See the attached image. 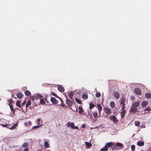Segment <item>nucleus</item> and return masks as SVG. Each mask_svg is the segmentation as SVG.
<instances>
[{"label": "nucleus", "mask_w": 151, "mask_h": 151, "mask_svg": "<svg viewBox=\"0 0 151 151\" xmlns=\"http://www.w3.org/2000/svg\"><path fill=\"white\" fill-rule=\"evenodd\" d=\"M123 147L122 148H124V146L122 143L118 142L116 143V145L114 146L112 148V149L114 150H117L119 148L117 147Z\"/></svg>", "instance_id": "obj_1"}, {"label": "nucleus", "mask_w": 151, "mask_h": 151, "mask_svg": "<svg viewBox=\"0 0 151 151\" xmlns=\"http://www.w3.org/2000/svg\"><path fill=\"white\" fill-rule=\"evenodd\" d=\"M17 125L18 124L16 123L13 126L11 127V124H7L6 127L11 129H14L17 126Z\"/></svg>", "instance_id": "obj_2"}, {"label": "nucleus", "mask_w": 151, "mask_h": 151, "mask_svg": "<svg viewBox=\"0 0 151 151\" xmlns=\"http://www.w3.org/2000/svg\"><path fill=\"white\" fill-rule=\"evenodd\" d=\"M134 91L135 93L137 95H140L141 94V91L139 88H135L134 90Z\"/></svg>", "instance_id": "obj_3"}, {"label": "nucleus", "mask_w": 151, "mask_h": 151, "mask_svg": "<svg viewBox=\"0 0 151 151\" xmlns=\"http://www.w3.org/2000/svg\"><path fill=\"white\" fill-rule=\"evenodd\" d=\"M140 104V102L139 101H136L134 102L132 104V107L136 108L139 106Z\"/></svg>", "instance_id": "obj_4"}, {"label": "nucleus", "mask_w": 151, "mask_h": 151, "mask_svg": "<svg viewBox=\"0 0 151 151\" xmlns=\"http://www.w3.org/2000/svg\"><path fill=\"white\" fill-rule=\"evenodd\" d=\"M104 112L107 115L111 113L110 109L108 108L105 107L104 108Z\"/></svg>", "instance_id": "obj_5"}, {"label": "nucleus", "mask_w": 151, "mask_h": 151, "mask_svg": "<svg viewBox=\"0 0 151 151\" xmlns=\"http://www.w3.org/2000/svg\"><path fill=\"white\" fill-rule=\"evenodd\" d=\"M125 100L123 98L122 99L120 102V104L122 105L121 110H124L125 107V104L124 103Z\"/></svg>", "instance_id": "obj_6"}, {"label": "nucleus", "mask_w": 151, "mask_h": 151, "mask_svg": "<svg viewBox=\"0 0 151 151\" xmlns=\"http://www.w3.org/2000/svg\"><path fill=\"white\" fill-rule=\"evenodd\" d=\"M113 95L115 98L116 99H118L119 98L120 95L117 91H114V92Z\"/></svg>", "instance_id": "obj_7"}, {"label": "nucleus", "mask_w": 151, "mask_h": 151, "mask_svg": "<svg viewBox=\"0 0 151 151\" xmlns=\"http://www.w3.org/2000/svg\"><path fill=\"white\" fill-rule=\"evenodd\" d=\"M110 119L113 122H117L118 121V120L116 119V117L114 116H110Z\"/></svg>", "instance_id": "obj_8"}, {"label": "nucleus", "mask_w": 151, "mask_h": 151, "mask_svg": "<svg viewBox=\"0 0 151 151\" xmlns=\"http://www.w3.org/2000/svg\"><path fill=\"white\" fill-rule=\"evenodd\" d=\"M50 101L53 104H56L58 103V102L56 99L53 97H52L50 99Z\"/></svg>", "instance_id": "obj_9"}, {"label": "nucleus", "mask_w": 151, "mask_h": 151, "mask_svg": "<svg viewBox=\"0 0 151 151\" xmlns=\"http://www.w3.org/2000/svg\"><path fill=\"white\" fill-rule=\"evenodd\" d=\"M148 104V102L146 101H143L141 103V106L143 107H145Z\"/></svg>", "instance_id": "obj_10"}, {"label": "nucleus", "mask_w": 151, "mask_h": 151, "mask_svg": "<svg viewBox=\"0 0 151 151\" xmlns=\"http://www.w3.org/2000/svg\"><path fill=\"white\" fill-rule=\"evenodd\" d=\"M58 90L61 92H63L64 91V88L61 85H59L58 87Z\"/></svg>", "instance_id": "obj_11"}, {"label": "nucleus", "mask_w": 151, "mask_h": 151, "mask_svg": "<svg viewBox=\"0 0 151 151\" xmlns=\"http://www.w3.org/2000/svg\"><path fill=\"white\" fill-rule=\"evenodd\" d=\"M97 108L99 110V114H100L101 111L102 109V107L101 106V105L99 104H97Z\"/></svg>", "instance_id": "obj_12"}, {"label": "nucleus", "mask_w": 151, "mask_h": 151, "mask_svg": "<svg viewBox=\"0 0 151 151\" xmlns=\"http://www.w3.org/2000/svg\"><path fill=\"white\" fill-rule=\"evenodd\" d=\"M137 145L139 147L143 146L144 145V143L142 141H138L137 144Z\"/></svg>", "instance_id": "obj_13"}, {"label": "nucleus", "mask_w": 151, "mask_h": 151, "mask_svg": "<svg viewBox=\"0 0 151 151\" xmlns=\"http://www.w3.org/2000/svg\"><path fill=\"white\" fill-rule=\"evenodd\" d=\"M9 105L10 107V109L12 111H13V114H14L15 110H16V109H14V108L13 107V106L11 103H9Z\"/></svg>", "instance_id": "obj_14"}, {"label": "nucleus", "mask_w": 151, "mask_h": 151, "mask_svg": "<svg viewBox=\"0 0 151 151\" xmlns=\"http://www.w3.org/2000/svg\"><path fill=\"white\" fill-rule=\"evenodd\" d=\"M74 124L72 122L70 123V127H71V128L72 129H78V127L76 126H74Z\"/></svg>", "instance_id": "obj_15"}, {"label": "nucleus", "mask_w": 151, "mask_h": 151, "mask_svg": "<svg viewBox=\"0 0 151 151\" xmlns=\"http://www.w3.org/2000/svg\"><path fill=\"white\" fill-rule=\"evenodd\" d=\"M130 111L131 113H135L137 112V109L135 108L132 107L130 109Z\"/></svg>", "instance_id": "obj_16"}, {"label": "nucleus", "mask_w": 151, "mask_h": 151, "mask_svg": "<svg viewBox=\"0 0 151 151\" xmlns=\"http://www.w3.org/2000/svg\"><path fill=\"white\" fill-rule=\"evenodd\" d=\"M126 113V111L124 109L123 110V111L121 112V117L122 118H124Z\"/></svg>", "instance_id": "obj_17"}, {"label": "nucleus", "mask_w": 151, "mask_h": 151, "mask_svg": "<svg viewBox=\"0 0 151 151\" xmlns=\"http://www.w3.org/2000/svg\"><path fill=\"white\" fill-rule=\"evenodd\" d=\"M105 145L108 148L109 147H111L113 145V142H109L106 143Z\"/></svg>", "instance_id": "obj_18"}, {"label": "nucleus", "mask_w": 151, "mask_h": 151, "mask_svg": "<svg viewBox=\"0 0 151 151\" xmlns=\"http://www.w3.org/2000/svg\"><path fill=\"white\" fill-rule=\"evenodd\" d=\"M85 143L86 148H90L91 147L92 145L91 143H89L88 142H85Z\"/></svg>", "instance_id": "obj_19"}, {"label": "nucleus", "mask_w": 151, "mask_h": 151, "mask_svg": "<svg viewBox=\"0 0 151 151\" xmlns=\"http://www.w3.org/2000/svg\"><path fill=\"white\" fill-rule=\"evenodd\" d=\"M110 105L111 107L112 108H114L115 107V104L113 101H111L110 102Z\"/></svg>", "instance_id": "obj_20"}, {"label": "nucleus", "mask_w": 151, "mask_h": 151, "mask_svg": "<svg viewBox=\"0 0 151 151\" xmlns=\"http://www.w3.org/2000/svg\"><path fill=\"white\" fill-rule=\"evenodd\" d=\"M24 93L26 96H29L31 95V92L28 90H27L24 92Z\"/></svg>", "instance_id": "obj_21"}, {"label": "nucleus", "mask_w": 151, "mask_h": 151, "mask_svg": "<svg viewBox=\"0 0 151 151\" xmlns=\"http://www.w3.org/2000/svg\"><path fill=\"white\" fill-rule=\"evenodd\" d=\"M21 101L19 100L16 101V105L17 106L19 107H21V105L20 104Z\"/></svg>", "instance_id": "obj_22"}, {"label": "nucleus", "mask_w": 151, "mask_h": 151, "mask_svg": "<svg viewBox=\"0 0 151 151\" xmlns=\"http://www.w3.org/2000/svg\"><path fill=\"white\" fill-rule=\"evenodd\" d=\"M17 96L18 98L21 99L23 97V95L22 93H17Z\"/></svg>", "instance_id": "obj_23"}, {"label": "nucleus", "mask_w": 151, "mask_h": 151, "mask_svg": "<svg viewBox=\"0 0 151 151\" xmlns=\"http://www.w3.org/2000/svg\"><path fill=\"white\" fill-rule=\"evenodd\" d=\"M92 114L95 118H97L98 117V114L96 111H93V112Z\"/></svg>", "instance_id": "obj_24"}, {"label": "nucleus", "mask_w": 151, "mask_h": 151, "mask_svg": "<svg viewBox=\"0 0 151 151\" xmlns=\"http://www.w3.org/2000/svg\"><path fill=\"white\" fill-rule=\"evenodd\" d=\"M52 95L56 97H57V98H58L60 99V100L61 101V103H62L63 102V100L60 97H59V96H58L55 93H53L52 94Z\"/></svg>", "instance_id": "obj_25"}, {"label": "nucleus", "mask_w": 151, "mask_h": 151, "mask_svg": "<svg viewBox=\"0 0 151 151\" xmlns=\"http://www.w3.org/2000/svg\"><path fill=\"white\" fill-rule=\"evenodd\" d=\"M108 150V148L105 145L104 147L102 148L100 150V151H107Z\"/></svg>", "instance_id": "obj_26"}, {"label": "nucleus", "mask_w": 151, "mask_h": 151, "mask_svg": "<svg viewBox=\"0 0 151 151\" xmlns=\"http://www.w3.org/2000/svg\"><path fill=\"white\" fill-rule=\"evenodd\" d=\"M79 112L80 114H83V110L82 108L81 107H78Z\"/></svg>", "instance_id": "obj_27"}, {"label": "nucleus", "mask_w": 151, "mask_h": 151, "mask_svg": "<svg viewBox=\"0 0 151 151\" xmlns=\"http://www.w3.org/2000/svg\"><path fill=\"white\" fill-rule=\"evenodd\" d=\"M145 97L148 99H150L151 97V94L149 93H147L145 95Z\"/></svg>", "instance_id": "obj_28"}, {"label": "nucleus", "mask_w": 151, "mask_h": 151, "mask_svg": "<svg viewBox=\"0 0 151 151\" xmlns=\"http://www.w3.org/2000/svg\"><path fill=\"white\" fill-rule=\"evenodd\" d=\"M23 148H25L28 146V143H24L22 146Z\"/></svg>", "instance_id": "obj_29"}, {"label": "nucleus", "mask_w": 151, "mask_h": 151, "mask_svg": "<svg viewBox=\"0 0 151 151\" xmlns=\"http://www.w3.org/2000/svg\"><path fill=\"white\" fill-rule=\"evenodd\" d=\"M73 91L70 92L69 94V96L70 98L71 99H73Z\"/></svg>", "instance_id": "obj_30"}, {"label": "nucleus", "mask_w": 151, "mask_h": 151, "mask_svg": "<svg viewBox=\"0 0 151 151\" xmlns=\"http://www.w3.org/2000/svg\"><path fill=\"white\" fill-rule=\"evenodd\" d=\"M44 145L45 147L48 148L49 147V144L47 142L45 141L44 143Z\"/></svg>", "instance_id": "obj_31"}, {"label": "nucleus", "mask_w": 151, "mask_h": 151, "mask_svg": "<svg viewBox=\"0 0 151 151\" xmlns=\"http://www.w3.org/2000/svg\"><path fill=\"white\" fill-rule=\"evenodd\" d=\"M82 97L84 99H87L88 98V96L86 94H83L82 95Z\"/></svg>", "instance_id": "obj_32"}, {"label": "nucleus", "mask_w": 151, "mask_h": 151, "mask_svg": "<svg viewBox=\"0 0 151 151\" xmlns=\"http://www.w3.org/2000/svg\"><path fill=\"white\" fill-rule=\"evenodd\" d=\"M31 104V101L29 100L26 104V108H27Z\"/></svg>", "instance_id": "obj_33"}, {"label": "nucleus", "mask_w": 151, "mask_h": 151, "mask_svg": "<svg viewBox=\"0 0 151 151\" xmlns=\"http://www.w3.org/2000/svg\"><path fill=\"white\" fill-rule=\"evenodd\" d=\"M90 105V107L89 109H91L93 108L95 106L93 103H90L89 104Z\"/></svg>", "instance_id": "obj_34"}, {"label": "nucleus", "mask_w": 151, "mask_h": 151, "mask_svg": "<svg viewBox=\"0 0 151 151\" xmlns=\"http://www.w3.org/2000/svg\"><path fill=\"white\" fill-rule=\"evenodd\" d=\"M75 100L76 101L77 103L79 104H81L82 103V101L80 99L78 98H76Z\"/></svg>", "instance_id": "obj_35"}, {"label": "nucleus", "mask_w": 151, "mask_h": 151, "mask_svg": "<svg viewBox=\"0 0 151 151\" xmlns=\"http://www.w3.org/2000/svg\"><path fill=\"white\" fill-rule=\"evenodd\" d=\"M40 103L41 104H45V101L43 99H40Z\"/></svg>", "instance_id": "obj_36"}, {"label": "nucleus", "mask_w": 151, "mask_h": 151, "mask_svg": "<svg viewBox=\"0 0 151 151\" xmlns=\"http://www.w3.org/2000/svg\"><path fill=\"white\" fill-rule=\"evenodd\" d=\"M48 96L47 95H46L45 96V97L44 98V99L45 100L46 102L48 104L49 103V101H48L47 99V98Z\"/></svg>", "instance_id": "obj_37"}, {"label": "nucleus", "mask_w": 151, "mask_h": 151, "mask_svg": "<svg viewBox=\"0 0 151 151\" xmlns=\"http://www.w3.org/2000/svg\"><path fill=\"white\" fill-rule=\"evenodd\" d=\"M131 148L132 149L131 151H135V146L134 145H132L131 146Z\"/></svg>", "instance_id": "obj_38"}, {"label": "nucleus", "mask_w": 151, "mask_h": 151, "mask_svg": "<svg viewBox=\"0 0 151 151\" xmlns=\"http://www.w3.org/2000/svg\"><path fill=\"white\" fill-rule=\"evenodd\" d=\"M101 96V93L99 92H98L96 94V97H99Z\"/></svg>", "instance_id": "obj_39"}, {"label": "nucleus", "mask_w": 151, "mask_h": 151, "mask_svg": "<svg viewBox=\"0 0 151 151\" xmlns=\"http://www.w3.org/2000/svg\"><path fill=\"white\" fill-rule=\"evenodd\" d=\"M140 123L138 121H136L135 122V125L136 126H138L139 125Z\"/></svg>", "instance_id": "obj_40"}, {"label": "nucleus", "mask_w": 151, "mask_h": 151, "mask_svg": "<svg viewBox=\"0 0 151 151\" xmlns=\"http://www.w3.org/2000/svg\"><path fill=\"white\" fill-rule=\"evenodd\" d=\"M150 110H151V108H150V107H147L145 109V111H150Z\"/></svg>", "instance_id": "obj_41"}, {"label": "nucleus", "mask_w": 151, "mask_h": 151, "mask_svg": "<svg viewBox=\"0 0 151 151\" xmlns=\"http://www.w3.org/2000/svg\"><path fill=\"white\" fill-rule=\"evenodd\" d=\"M41 126V125H37L36 126H35L34 127H32V129H36V128H39Z\"/></svg>", "instance_id": "obj_42"}, {"label": "nucleus", "mask_w": 151, "mask_h": 151, "mask_svg": "<svg viewBox=\"0 0 151 151\" xmlns=\"http://www.w3.org/2000/svg\"><path fill=\"white\" fill-rule=\"evenodd\" d=\"M70 123L71 122H69L67 124H66V125L68 127H70Z\"/></svg>", "instance_id": "obj_43"}, {"label": "nucleus", "mask_w": 151, "mask_h": 151, "mask_svg": "<svg viewBox=\"0 0 151 151\" xmlns=\"http://www.w3.org/2000/svg\"><path fill=\"white\" fill-rule=\"evenodd\" d=\"M0 125H1L3 127H6V126H7L6 125L7 124H1Z\"/></svg>", "instance_id": "obj_44"}, {"label": "nucleus", "mask_w": 151, "mask_h": 151, "mask_svg": "<svg viewBox=\"0 0 151 151\" xmlns=\"http://www.w3.org/2000/svg\"><path fill=\"white\" fill-rule=\"evenodd\" d=\"M40 121V119H37V124H38V125H40V123H39V122Z\"/></svg>", "instance_id": "obj_45"}, {"label": "nucleus", "mask_w": 151, "mask_h": 151, "mask_svg": "<svg viewBox=\"0 0 151 151\" xmlns=\"http://www.w3.org/2000/svg\"><path fill=\"white\" fill-rule=\"evenodd\" d=\"M24 151H29V149L28 148H26L24 149Z\"/></svg>", "instance_id": "obj_46"}, {"label": "nucleus", "mask_w": 151, "mask_h": 151, "mask_svg": "<svg viewBox=\"0 0 151 151\" xmlns=\"http://www.w3.org/2000/svg\"><path fill=\"white\" fill-rule=\"evenodd\" d=\"M86 126V125L85 124H82V125L81 127L83 128H85Z\"/></svg>", "instance_id": "obj_47"}, {"label": "nucleus", "mask_w": 151, "mask_h": 151, "mask_svg": "<svg viewBox=\"0 0 151 151\" xmlns=\"http://www.w3.org/2000/svg\"><path fill=\"white\" fill-rule=\"evenodd\" d=\"M66 102L67 103H68V102L70 103L71 102V101L68 99H67L66 100Z\"/></svg>", "instance_id": "obj_48"}, {"label": "nucleus", "mask_w": 151, "mask_h": 151, "mask_svg": "<svg viewBox=\"0 0 151 151\" xmlns=\"http://www.w3.org/2000/svg\"><path fill=\"white\" fill-rule=\"evenodd\" d=\"M140 127L141 128H145V125H142L141 126H140Z\"/></svg>", "instance_id": "obj_49"}, {"label": "nucleus", "mask_w": 151, "mask_h": 151, "mask_svg": "<svg viewBox=\"0 0 151 151\" xmlns=\"http://www.w3.org/2000/svg\"><path fill=\"white\" fill-rule=\"evenodd\" d=\"M24 125L25 126H27L28 125V123L27 122H25L24 123Z\"/></svg>", "instance_id": "obj_50"}, {"label": "nucleus", "mask_w": 151, "mask_h": 151, "mask_svg": "<svg viewBox=\"0 0 151 151\" xmlns=\"http://www.w3.org/2000/svg\"><path fill=\"white\" fill-rule=\"evenodd\" d=\"M60 106H62V107H63L65 106V105L64 104H61L60 105Z\"/></svg>", "instance_id": "obj_51"}, {"label": "nucleus", "mask_w": 151, "mask_h": 151, "mask_svg": "<svg viewBox=\"0 0 151 151\" xmlns=\"http://www.w3.org/2000/svg\"><path fill=\"white\" fill-rule=\"evenodd\" d=\"M28 123L29 125H31V121H29L28 122Z\"/></svg>", "instance_id": "obj_52"}, {"label": "nucleus", "mask_w": 151, "mask_h": 151, "mask_svg": "<svg viewBox=\"0 0 151 151\" xmlns=\"http://www.w3.org/2000/svg\"><path fill=\"white\" fill-rule=\"evenodd\" d=\"M39 97H40V98H42V96H41V95H40V94H38V96Z\"/></svg>", "instance_id": "obj_53"}, {"label": "nucleus", "mask_w": 151, "mask_h": 151, "mask_svg": "<svg viewBox=\"0 0 151 151\" xmlns=\"http://www.w3.org/2000/svg\"><path fill=\"white\" fill-rule=\"evenodd\" d=\"M25 104H24V103H22V106H24Z\"/></svg>", "instance_id": "obj_54"}, {"label": "nucleus", "mask_w": 151, "mask_h": 151, "mask_svg": "<svg viewBox=\"0 0 151 151\" xmlns=\"http://www.w3.org/2000/svg\"><path fill=\"white\" fill-rule=\"evenodd\" d=\"M26 101H25L23 103H24V104H26Z\"/></svg>", "instance_id": "obj_55"}, {"label": "nucleus", "mask_w": 151, "mask_h": 151, "mask_svg": "<svg viewBox=\"0 0 151 151\" xmlns=\"http://www.w3.org/2000/svg\"><path fill=\"white\" fill-rule=\"evenodd\" d=\"M38 151H42L41 150H39Z\"/></svg>", "instance_id": "obj_56"}, {"label": "nucleus", "mask_w": 151, "mask_h": 151, "mask_svg": "<svg viewBox=\"0 0 151 151\" xmlns=\"http://www.w3.org/2000/svg\"><path fill=\"white\" fill-rule=\"evenodd\" d=\"M1 100V98H0V101Z\"/></svg>", "instance_id": "obj_57"}, {"label": "nucleus", "mask_w": 151, "mask_h": 151, "mask_svg": "<svg viewBox=\"0 0 151 151\" xmlns=\"http://www.w3.org/2000/svg\"><path fill=\"white\" fill-rule=\"evenodd\" d=\"M15 109H17V108H16Z\"/></svg>", "instance_id": "obj_58"}, {"label": "nucleus", "mask_w": 151, "mask_h": 151, "mask_svg": "<svg viewBox=\"0 0 151 151\" xmlns=\"http://www.w3.org/2000/svg\"><path fill=\"white\" fill-rule=\"evenodd\" d=\"M15 109H17V108H16Z\"/></svg>", "instance_id": "obj_59"}]
</instances>
